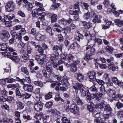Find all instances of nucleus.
Masks as SVG:
<instances>
[{
    "label": "nucleus",
    "instance_id": "nucleus-1",
    "mask_svg": "<svg viewBox=\"0 0 123 123\" xmlns=\"http://www.w3.org/2000/svg\"><path fill=\"white\" fill-rule=\"evenodd\" d=\"M15 4L12 1H8L5 6L6 11L8 12H12L15 8Z\"/></svg>",
    "mask_w": 123,
    "mask_h": 123
},
{
    "label": "nucleus",
    "instance_id": "nucleus-2",
    "mask_svg": "<svg viewBox=\"0 0 123 123\" xmlns=\"http://www.w3.org/2000/svg\"><path fill=\"white\" fill-rule=\"evenodd\" d=\"M46 56L44 54H41L40 55H37L35 57V59L37 60L39 63L42 65L43 64H45L46 58Z\"/></svg>",
    "mask_w": 123,
    "mask_h": 123
},
{
    "label": "nucleus",
    "instance_id": "nucleus-3",
    "mask_svg": "<svg viewBox=\"0 0 123 123\" xmlns=\"http://www.w3.org/2000/svg\"><path fill=\"white\" fill-rule=\"evenodd\" d=\"M10 36L9 32L7 31H5L3 33H0V39L6 42L7 40Z\"/></svg>",
    "mask_w": 123,
    "mask_h": 123
},
{
    "label": "nucleus",
    "instance_id": "nucleus-4",
    "mask_svg": "<svg viewBox=\"0 0 123 123\" xmlns=\"http://www.w3.org/2000/svg\"><path fill=\"white\" fill-rule=\"evenodd\" d=\"M4 54L5 55L7 56V57L17 63L20 61V59L18 56L11 55V54L8 52H5L4 53Z\"/></svg>",
    "mask_w": 123,
    "mask_h": 123
},
{
    "label": "nucleus",
    "instance_id": "nucleus-5",
    "mask_svg": "<svg viewBox=\"0 0 123 123\" xmlns=\"http://www.w3.org/2000/svg\"><path fill=\"white\" fill-rule=\"evenodd\" d=\"M79 109L78 106L74 104H72L70 106L69 110L71 113L77 114L78 113Z\"/></svg>",
    "mask_w": 123,
    "mask_h": 123
},
{
    "label": "nucleus",
    "instance_id": "nucleus-6",
    "mask_svg": "<svg viewBox=\"0 0 123 123\" xmlns=\"http://www.w3.org/2000/svg\"><path fill=\"white\" fill-rule=\"evenodd\" d=\"M62 46L60 45L59 47L57 45H54L52 48L53 53L54 55L57 56L59 55V51L62 52Z\"/></svg>",
    "mask_w": 123,
    "mask_h": 123
},
{
    "label": "nucleus",
    "instance_id": "nucleus-7",
    "mask_svg": "<svg viewBox=\"0 0 123 123\" xmlns=\"http://www.w3.org/2000/svg\"><path fill=\"white\" fill-rule=\"evenodd\" d=\"M104 78L105 79V81L99 79H96L95 80L99 85L103 86L102 85L104 84L105 82L108 83L110 81V78L107 74H106L105 75Z\"/></svg>",
    "mask_w": 123,
    "mask_h": 123
},
{
    "label": "nucleus",
    "instance_id": "nucleus-8",
    "mask_svg": "<svg viewBox=\"0 0 123 123\" xmlns=\"http://www.w3.org/2000/svg\"><path fill=\"white\" fill-rule=\"evenodd\" d=\"M87 76L89 78L90 81L92 82L96 79V73L93 71H89L87 74Z\"/></svg>",
    "mask_w": 123,
    "mask_h": 123
},
{
    "label": "nucleus",
    "instance_id": "nucleus-9",
    "mask_svg": "<svg viewBox=\"0 0 123 123\" xmlns=\"http://www.w3.org/2000/svg\"><path fill=\"white\" fill-rule=\"evenodd\" d=\"M63 55V58L66 59L69 63L72 62L74 58V56L71 54H67L66 53H65Z\"/></svg>",
    "mask_w": 123,
    "mask_h": 123
},
{
    "label": "nucleus",
    "instance_id": "nucleus-10",
    "mask_svg": "<svg viewBox=\"0 0 123 123\" xmlns=\"http://www.w3.org/2000/svg\"><path fill=\"white\" fill-rule=\"evenodd\" d=\"M90 20H92L94 23H96V22H100L101 21L98 16L96 15L94 12L93 14H91V15Z\"/></svg>",
    "mask_w": 123,
    "mask_h": 123
},
{
    "label": "nucleus",
    "instance_id": "nucleus-11",
    "mask_svg": "<svg viewBox=\"0 0 123 123\" xmlns=\"http://www.w3.org/2000/svg\"><path fill=\"white\" fill-rule=\"evenodd\" d=\"M43 104L39 102L36 104L34 106V109L36 111H39L42 110Z\"/></svg>",
    "mask_w": 123,
    "mask_h": 123
},
{
    "label": "nucleus",
    "instance_id": "nucleus-12",
    "mask_svg": "<svg viewBox=\"0 0 123 123\" xmlns=\"http://www.w3.org/2000/svg\"><path fill=\"white\" fill-rule=\"evenodd\" d=\"M23 88L25 91L31 92L33 90V86L31 84H24Z\"/></svg>",
    "mask_w": 123,
    "mask_h": 123
},
{
    "label": "nucleus",
    "instance_id": "nucleus-13",
    "mask_svg": "<svg viewBox=\"0 0 123 123\" xmlns=\"http://www.w3.org/2000/svg\"><path fill=\"white\" fill-rule=\"evenodd\" d=\"M83 85L80 83L77 82L75 84L73 85V87L75 89L76 92L77 93L78 90L83 87Z\"/></svg>",
    "mask_w": 123,
    "mask_h": 123
},
{
    "label": "nucleus",
    "instance_id": "nucleus-14",
    "mask_svg": "<svg viewBox=\"0 0 123 123\" xmlns=\"http://www.w3.org/2000/svg\"><path fill=\"white\" fill-rule=\"evenodd\" d=\"M49 15L51 19V22L53 23L56 22L57 20V15L54 14H52L51 13H49Z\"/></svg>",
    "mask_w": 123,
    "mask_h": 123
},
{
    "label": "nucleus",
    "instance_id": "nucleus-15",
    "mask_svg": "<svg viewBox=\"0 0 123 123\" xmlns=\"http://www.w3.org/2000/svg\"><path fill=\"white\" fill-rule=\"evenodd\" d=\"M108 68L112 71H115L116 69H117L118 68V67L114 66V63L113 62H111L110 64L108 66Z\"/></svg>",
    "mask_w": 123,
    "mask_h": 123
},
{
    "label": "nucleus",
    "instance_id": "nucleus-16",
    "mask_svg": "<svg viewBox=\"0 0 123 123\" xmlns=\"http://www.w3.org/2000/svg\"><path fill=\"white\" fill-rule=\"evenodd\" d=\"M68 78L66 76H64V78L62 81V85L65 86L67 87L69 85V84L68 81Z\"/></svg>",
    "mask_w": 123,
    "mask_h": 123
},
{
    "label": "nucleus",
    "instance_id": "nucleus-17",
    "mask_svg": "<svg viewBox=\"0 0 123 123\" xmlns=\"http://www.w3.org/2000/svg\"><path fill=\"white\" fill-rule=\"evenodd\" d=\"M77 79L80 82L84 80V76L80 73L77 74Z\"/></svg>",
    "mask_w": 123,
    "mask_h": 123
},
{
    "label": "nucleus",
    "instance_id": "nucleus-18",
    "mask_svg": "<svg viewBox=\"0 0 123 123\" xmlns=\"http://www.w3.org/2000/svg\"><path fill=\"white\" fill-rule=\"evenodd\" d=\"M7 46L6 43H3L0 44V50L6 51L7 49Z\"/></svg>",
    "mask_w": 123,
    "mask_h": 123
},
{
    "label": "nucleus",
    "instance_id": "nucleus-19",
    "mask_svg": "<svg viewBox=\"0 0 123 123\" xmlns=\"http://www.w3.org/2000/svg\"><path fill=\"white\" fill-rule=\"evenodd\" d=\"M107 92L110 96L112 97L113 95H116V92L115 91L111 89H109L107 91Z\"/></svg>",
    "mask_w": 123,
    "mask_h": 123
},
{
    "label": "nucleus",
    "instance_id": "nucleus-20",
    "mask_svg": "<svg viewBox=\"0 0 123 123\" xmlns=\"http://www.w3.org/2000/svg\"><path fill=\"white\" fill-rule=\"evenodd\" d=\"M106 104L103 102H101L100 103L97 104L96 106L97 108H99L101 110L105 108Z\"/></svg>",
    "mask_w": 123,
    "mask_h": 123
},
{
    "label": "nucleus",
    "instance_id": "nucleus-21",
    "mask_svg": "<svg viewBox=\"0 0 123 123\" xmlns=\"http://www.w3.org/2000/svg\"><path fill=\"white\" fill-rule=\"evenodd\" d=\"M94 14L93 12H92L90 13L89 12H88L87 13H85L84 16V18L86 19H87L89 18L90 20V18L91 17V15L92 14L93 15Z\"/></svg>",
    "mask_w": 123,
    "mask_h": 123
},
{
    "label": "nucleus",
    "instance_id": "nucleus-22",
    "mask_svg": "<svg viewBox=\"0 0 123 123\" xmlns=\"http://www.w3.org/2000/svg\"><path fill=\"white\" fill-rule=\"evenodd\" d=\"M25 6L28 11H32L33 6L32 3H28L25 5Z\"/></svg>",
    "mask_w": 123,
    "mask_h": 123
},
{
    "label": "nucleus",
    "instance_id": "nucleus-23",
    "mask_svg": "<svg viewBox=\"0 0 123 123\" xmlns=\"http://www.w3.org/2000/svg\"><path fill=\"white\" fill-rule=\"evenodd\" d=\"M49 112H51L53 114H55L56 115L59 116L60 115V112L58 111H57L55 109H51L49 111Z\"/></svg>",
    "mask_w": 123,
    "mask_h": 123
},
{
    "label": "nucleus",
    "instance_id": "nucleus-24",
    "mask_svg": "<svg viewBox=\"0 0 123 123\" xmlns=\"http://www.w3.org/2000/svg\"><path fill=\"white\" fill-rule=\"evenodd\" d=\"M102 95L100 92H98L95 94H93L94 97L97 100H100L101 98V96Z\"/></svg>",
    "mask_w": 123,
    "mask_h": 123
},
{
    "label": "nucleus",
    "instance_id": "nucleus-25",
    "mask_svg": "<svg viewBox=\"0 0 123 123\" xmlns=\"http://www.w3.org/2000/svg\"><path fill=\"white\" fill-rule=\"evenodd\" d=\"M55 100L56 101H61V102H63L64 100L61 97L59 94H57L54 98Z\"/></svg>",
    "mask_w": 123,
    "mask_h": 123
},
{
    "label": "nucleus",
    "instance_id": "nucleus-26",
    "mask_svg": "<svg viewBox=\"0 0 123 123\" xmlns=\"http://www.w3.org/2000/svg\"><path fill=\"white\" fill-rule=\"evenodd\" d=\"M100 89L101 92L100 93L102 95H105L107 92V91H106L105 89V87L104 86H102Z\"/></svg>",
    "mask_w": 123,
    "mask_h": 123
},
{
    "label": "nucleus",
    "instance_id": "nucleus-27",
    "mask_svg": "<svg viewBox=\"0 0 123 123\" xmlns=\"http://www.w3.org/2000/svg\"><path fill=\"white\" fill-rule=\"evenodd\" d=\"M43 114L42 113H40V114H37L34 116V118L37 119L39 120H41L42 119L43 120V119L42 118Z\"/></svg>",
    "mask_w": 123,
    "mask_h": 123
},
{
    "label": "nucleus",
    "instance_id": "nucleus-28",
    "mask_svg": "<svg viewBox=\"0 0 123 123\" xmlns=\"http://www.w3.org/2000/svg\"><path fill=\"white\" fill-rule=\"evenodd\" d=\"M27 54L28 55L31 54L33 52V49L30 46H28L27 47Z\"/></svg>",
    "mask_w": 123,
    "mask_h": 123
},
{
    "label": "nucleus",
    "instance_id": "nucleus-29",
    "mask_svg": "<svg viewBox=\"0 0 123 123\" xmlns=\"http://www.w3.org/2000/svg\"><path fill=\"white\" fill-rule=\"evenodd\" d=\"M36 38L38 40H42L43 39V36L39 33H38L36 36Z\"/></svg>",
    "mask_w": 123,
    "mask_h": 123
},
{
    "label": "nucleus",
    "instance_id": "nucleus-30",
    "mask_svg": "<svg viewBox=\"0 0 123 123\" xmlns=\"http://www.w3.org/2000/svg\"><path fill=\"white\" fill-rule=\"evenodd\" d=\"M4 18L6 21L9 20L10 21L12 19L15 18V15L14 14L12 15V17L8 15H4Z\"/></svg>",
    "mask_w": 123,
    "mask_h": 123
},
{
    "label": "nucleus",
    "instance_id": "nucleus-31",
    "mask_svg": "<svg viewBox=\"0 0 123 123\" xmlns=\"http://www.w3.org/2000/svg\"><path fill=\"white\" fill-rule=\"evenodd\" d=\"M22 58L25 61H27L30 59L29 56L27 54H25L22 56Z\"/></svg>",
    "mask_w": 123,
    "mask_h": 123
},
{
    "label": "nucleus",
    "instance_id": "nucleus-32",
    "mask_svg": "<svg viewBox=\"0 0 123 123\" xmlns=\"http://www.w3.org/2000/svg\"><path fill=\"white\" fill-rule=\"evenodd\" d=\"M95 42L94 41L91 40H88V45L90 47H92L94 45Z\"/></svg>",
    "mask_w": 123,
    "mask_h": 123
},
{
    "label": "nucleus",
    "instance_id": "nucleus-33",
    "mask_svg": "<svg viewBox=\"0 0 123 123\" xmlns=\"http://www.w3.org/2000/svg\"><path fill=\"white\" fill-rule=\"evenodd\" d=\"M34 84L35 85L37 86L41 87H42L43 86V82L41 81H35L34 82Z\"/></svg>",
    "mask_w": 123,
    "mask_h": 123
},
{
    "label": "nucleus",
    "instance_id": "nucleus-34",
    "mask_svg": "<svg viewBox=\"0 0 123 123\" xmlns=\"http://www.w3.org/2000/svg\"><path fill=\"white\" fill-rule=\"evenodd\" d=\"M104 110L106 111H111L112 109L109 104H106L104 109Z\"/></svg>",
    "mask_w": 123,
    "mask_h": 123
},
{
    "label": "nucleus",
    "instance_id": "nucleus-35",
    "mask_svg": "<svg viewBox=\"0 0 123 123\" xmlns=\"http://www.w3.org/2000/svg\"><path fill=\"white\" fill-rule=\"evenodd\" d=\"M48 76V79H49V78H50V79H53L54 77L55 78L56 77H57L58 75H54V73L53 71L51 72H49V74Z\"/></svg>",
    "mask_w": 123,
    "mask_h": 123
},
{
    "label": "nucleus",
    "instance_id": "nucleus-36",
    "mask_svg": "<svg viewBox=\"0 0 123 123\" xmlns=\"http://www.w3.org/2000/svg\"><path fill=\"white\" fill-rule=\"evenodd\" d=\"M86 99L87 102L90 103V104L91 105H92L93 104L91 102L92 99L90 94H89L87 95L86 96Z\"/></svg>",
    "mask_w": 123,
    "mask_h": 123
},
{
    "label": "nucleus",
    "instance_id": "nucleus-37",
    "mask_svg": "<svg viewBox=\"0 0 123 123\" xmlns=\"http://www.w3.org/2000/svg\"><path fill=\"white\" fill-rule=\"evenodd\" d=\"M53 93L49 92L47 94L45 95V98L46 100L52 98V94Z\"/></svg>",
    "mask_w": 123,
    "mask_h": 123
},
{
    "label": "nucleus",
    "instance_id": "nucleus-38",
    "mask_svg": "<svg viewBox=\"0 0 123 123\" xmlns=\"http://www.w3.org/2000/svg\"><path fill=\"white\" fill-rule=\"evenodd\" d=\"M60 5L59 3H55L51 6L50 9L53 10H54L55 8H57Z\"/></svg>",
    "mask_w": 123,
    "mask_h": 123
},
{
    "label": "nucleus",
    "instance_id": "nucleus-39",
    "mask_svg": "<svg viewBox=\"0 0 123 123\" xmlns=\"http://www.w3.org/2000/svg\"><path fill=\"white\" fill-rule=\"evenodd\" d=\"M46 32L50 36H52L53 35V33L52 32V29L50 27H48L47 28Z\"/></svg>",
    "mask_w": 123,
    "mask_h": 123
},
{
    "label": "nucleus",
    "instance_id": "nucleus-40",
    "mask_svg": "<svg viewBox=\"0 0 123 123\" xmlns=\"http://www.w3.org/2000/svg\"><path fill=\"white\" fill-rule=\"evenodd\" d=\"M75 100L77 102V103L78 105H82L83 104V102L78 97H76Z\"/></svg>",
    "mask_w": 123,
    "mask_h": 123
},
{
    "label": "nucleus",
    "instance_id": "nucleus-41",
    "mask_svg": "<svg viewBox=\"0 0 123 123\" xmlns=\"http://www.w3.org/2000/svg\"><path fill=\"white\" fill-rule=\"evenodd\" d=\"M92 59V56L90 54L86 55L84 57V59L87 61L89 60H91Z\"/></svg>",
    "mask_w": 123,
    "mask_h": 123
},
{
    "label": "nucleus",
    "instance_id": "nucleus-42",
    "mask_svg": "<svg viewBox=\"0 0 123 123\" xmlns=\"http://www.w3.org/2000/svg\"><path fill=\"white\" fill-rule=\"evenodd\" d=\"M7 82L9 83H12L15 81V79L12 78L11 77H9L6 78Z\"/></svg>",
    "mask_w": 123,
    "mask_h": 123
},
{
    "label": "nucleus",
    "instance_id": "nucleus-43",
    "mask_svg": "<svg viewBox=\"0 0 123 123\" xmlns=\"http://www.w3.org/2000/svg\"><path fill=\"white\" fill-rule=\"evenodd\" d=\"M69 13L72 15H75L76 14H78L79 12L77 10L73 11L70 10L69 11Z\"/></svg>",
    "mask_w": 123,
    "mask_h": 123
},
{
    "label": "nucleus",
    "instance_id": "nucleus-44",
    "mask_svg": "<svg viewBox=\"0 0 123 123\" xmlns=\"http://www.w3.org/2000/svg\"><path fill=\"white\" fill-rule=\"evenodd\" d=\"M54 63V62L50 60L49 59H47L45 61V64H46V65L50 66L52 64Z\"/></svg>",
    "mask_w": 123,
    "mask_h": 123
},
{
    "label": "nucleus",
    "instance_id": "nucleus-45",
    "mask_svg": "<svg viewBox=\"0 0 123 123\" xmlns=\"http://www.w3.org/2000/svg\"><path fill=\"white\" fill-rule=\"evenodd\" d=\"M100 115V113L97 112L96 111H94L92 113V116L96 118L99 117Z\"/></svg>",
    "mask_w": 123,
    "mask_h": 123
},
{
    "label": "nucleus",
    "instance_id": "nucleus-46",
    "mask_svg": "<svg viewBox=\"0 0 123 123\" xmlns=\"http://www.w3.org/2000/svg\"><path fill=\"white\" fill-rule=\"evenodd\" d=\"M21 70L22 72L26 74L27 75H29V73L26 67H22L21 68Z\"/></svg>",
    "mask_w": 123,
    "mask_h": 123
},
{
    "label": "nucleus",
    "instance_id": "nucleus-47",
    "mask_svg": "<svg viewBox=\"0 0 123 123\" xmlns=\"http://www.w3.org/2000/svg\"><path fill=\"white\" fill-rule=\"evenodd\" d=\"M59 22L64 26L67 25V24L66 20H65L63 18L60 20L59 21Z\"/></svg>",
    "mask_w": 123,
    "mask_h": 123
},
{
    "label": "nucleus",
    "instance_id": "nucleus-48",
    "mask_svg": "<svg viewBox=\"0 0 123 123\" xmlns=\"http://www.w3.org/2000/svg\"><path fill=\"white\" fill-rule=\"evenodd\" d=\"M117 115L119 118H123V110L118 112Z\"/></svg>",
    "mask_w": 123,
    "mask_h": 123
},
{
    "label": "nucleus",
    "instance_id": "nucleus-49",
    "mask_svg": "<svg viewBox=\"0 0 123 123\" xmlns=\"http://www.w3.org/2000/svg\"><path fill=\"white\" fill-rule=\"evenodd\" d=\"M106 50L107 51L110 53L113 52V49L112 47L108 46L106 47Z\"/></svg>",
    "mask_w": 123,
    "mask_h": 123
},
{
    "label": "nucleus",
    "instance_id": "nucleus-50",
    "mask_svg": "<svg viewBox=\"0 0 123 123\" xmlns=\"http://www.w3.org/2000/svg\"><path fill=\"white\" fill-rule=\"evenodd\" d=\"M53 104V103L52 102H47L45 104V106L47 108H49L51 107Z\"/></svg>",
    "mask_w": 123,
    "mask_h": 123
},
{
    "label": "nucleus",
    "instance_id": "nucleus-51",
    "mask_svg": "<svg viewBox=\"0 0 123 123\" xmlns=\"http://www.w3.org/2000/svg\"><path fill=\"white\" fill-rule=\"evenodd\" d=\"M17 87V85L15 84H10L8 85L7 86V87L8 88H11L13 89H14L16 88Z\"/></svg>",
    "mask_w": 123,
    "mask_h": 123
},
{
    "label": "nucleus",
    "instance_id": "nucleus-52",
    "mask_svg": "<svg viewBox=\"0 0 123 123\" xmlns=\"http://www.w3.org/2000/svg\"><path fill=\"white\" fill-rule=\"evenodd\" d=\"M56 55H54L53 54V55H50L49 59L54 62L57 60V58L56 57Z\"/></svg>",
    "mask_w": 123,
    "mask_h": 123
},
{
    "label": "nucleus",
    "instance_id": "nucleus-53",
    "mask_svg": "<svg viewBox=\"0 0 123 123\" xmlns=\"http://www.w3.org/2000/svg\"><path fill=\"white\" fill-rule=\"evenodd\" d=\"M112 81L116 84H117L118 80L116 77H113L112 78Z\"/></svg>",
    "mask_w": 123,
    "mask_h": 123
},
{
    "label": "nucleus",
    "instance_id": "nucleus-54",
    "mask_svg": "<svg viewBox=\"0 0 123 123\" xmlns=\"http://www.w3.org/2000/svg\"><path fill=\"white\" fill-rule=\"evenodd\" d=\"M121 20L118 19H116L114 20L115 24L118 25L119 26H121Z\"/></svg>",
    "mask_w": 123,
    "mask_h": 123
},
{
    "label": "nucleus",
    "instance_id": "nucleus-55",
    "mask_svg": "<svg viewBox=\"0 0 123 123\" xmlns=\"http://www.w3.org/2000/svg\"><path fill=\"white\" fill-rule=\"evenodd\" d=\"M1 107L2 109H4L8 111L9 110V106L7 104L2 105L1 106Z\"/></svg>",
    "mask_w": 123,
    "mask_h": 123
},
{
    "label": "nucleus",
    "instance_id": "nucleus-56",
    "mask_svg": "<svg viewBox=\"0 0 123 123\" xmlns=\"http://www.w3.org/2000/svg\"><path fill=\"white\" fill-rule=\"evenodd\" d=\"M90 90L93 92H97L98 90L97 88H96L95 86H94L90 87Z\"/></svg>",
    "mask_w": 123,
    "mask_h": 123
},
{
    "label": "nucleus",
    "instance_id": "nucleus-57",
    "mask_svg": "<svg viewBox=\"0 0 123 123\" xmlns=\"http://www.w3.org/2000/svg\"><path fill=\"white\" fill-rule=\"evenodd\" d=\"M116 106L117 108H121L123 107V104L119 102H118L116 104Z\"/></svg>",
    "mask_w": 123,
    "mask_h": 123
},
{
    "label": "nucleus",
    "instance_id": "nucleus-58",
    "mask_svg": "<svg viewBox=\"0 0 123 123\" xmlns=\"http://www.w3.org/2000/svg\"><path fill=\"white\" fill-rule=\"evenodd\" d=\"M40 16L39 18V19L40 20H44V18L46 14L44 12H43L41 13H39Z\"/></svg>",
    "mask_w": 123,
    "mask_h": 123
},
{
    "label": "nucleus",
    "instance_id": "nucleus-59",
    "mask_svg": "<svg viewBox=\"0 0 123 123\" xmlns=\"http://www.w3.org/2000/svg\"><path fill=\"white\" fill-rule=\"evenodd\" d=\"M22 28V26L20 25H18L14 27L13 29L15 31L18 30Z\"/></svg>",
    "mask_w": 123,
    "mask_h": 123
},
{
    "label": "nucleus",
    "instance_id": "nucleus-60",
    "mask_svg": "<svg viewBox=\"0 0 123 123\" xmlns=\"http://www.w3.org/2000/svg\"><path fill=\"white\" fill-rule=\"evenodd\" d=\"M42 74L47 79H49L48 76H47V74L46 71L45 70H42Z\"/></svg>",
    "mask_w": 123,
    "mask_h": 123
},
{
    "label": "nucleus",
    "instance_id": "nucleus-61",
    "mask_svg": "<svg viewBox=\"0 0 123 123\" xmlns=\"http://www.w3.org/2000/svg\"><path fill=\"white\" fill-rule=\"evenodd\" d=\"M10 33L13 38H14L17 35L16 32L13 29L11 31Z\"/></svg>",
    "mask_w": 123,
    "mask_h": 123
},
{
    "label": "nucleus",
    "instance_id": "nucleus-62",
    "mask_svg": "<svg viewBox=\"0 0 123 123\" xmlns=\"http://www.w3.org/2000/svg\"><path fill=\"white\" fill-rule=\"evenodd\" d=\"M49 66L46 65V69L47 71L49 73L53 71V69L51 67H49Z\"/></svg>",
    "mask_w": 123,
    "mask_h": 123
},
{
    "label": "nucleus",
    "instance_id": "nucleus-63",
    "mask_svg": "<svg viewBox=\"0 0 123 123\" xmlns=\"http://www.w3.org/2000/svg\"><path fill=\"white\" fill-rule=\"evenodd\" d=\"M11 22L12 21H6L5 23V25L6 26L8 27H11L12 25L10 23H11Z\"/></svg>",
    "mask_w": 123,
    "mask_h": 123
},
{
    "label": "nucleus",
    "instance_id": "nucleus-64",
    "mask_svg": "<svg viewBox=\"0 0 123 123\" xmlns=\"http://www.w3.org/2000/svg\"><path fill=\"white\" fill-rule=\"evenodd\" d=\"M17 14L22 17H24L25 16L24 13L21 10H19Z\"/></svg>",
    "mask_w": 123,
    "mask_h": 123
}]
</instances>
